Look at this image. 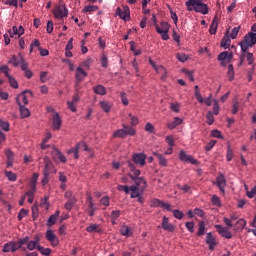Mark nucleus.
I'll use <instances>...</instances> for the list:
<instances>
[{
	"label": "nucleus",
	"mask_w": 256,
	"mask_h": 256,
	"mask_svg": "<svg viewBox=\"0 0 256 256\" xmlns=\"http://www.w3.org/2000/svg\"><path fill=\"white\" fill-rule=\"evenodd\" d=\"M128 177L132 179L136 186H138L141 191H145L147 189V181H145V178L143 177H133V174L128 173Z\"/></svg>",
	"instance_id": "obj_7"
},
{
	"label": "nucleus",
	"mask_w": 256,
	"mask_h": 256,
	"mask_svg": "<svg viewBox=\"0 0 256 256\" xmlns=\"http://www.w3.org/2000/svg\"><path fill=\"white\" fill-rule=\"evenodd\" d=\"M212 204L215 207H221V198H219V196H217V195H213L212 196Z\"/></svg>",
	"instance_id": "obj_50"
},
{
	"label": "nucleus",
	"mask_w": 256,
	"mask_h": 256,
	"mask_svg": "<svg viewBox=\"0 0 256 256\" xmlns=\"http://www.w3.org/2000/svg\"><path fill=\"white\" fill-rule=\"evenodd\" d=\"M8 81L10 87H13V89H19V83H17V80L13 78V76H9Z\"/></svg>",
	"instance_id": "obj_44"
},
{
	"label": "nucleus",
	"mask_w": 256,
	"mask_h": 256,
	"mask_svg": "<svg viewBox=\"0 0 256 256\" xmlns=\"http://www.w3.org/2000/svg\"><path fill=\"white\" fill-rule=\"evenodd\" d=\"M84 149V151H87L88 147L85 142H79L75 147L71 148L67 151L68 155H71L73 153L74 159H79V149Z\"/></svg>",
	"instance_id": "obj_6"
},
{
	"label": "nucleus",
	"mask_w": 256,
	"mask_h": 256,
	"mask_svg": "<svg viewBox=\"0 0 256 256\" xmlns=\"http://www.w3.org/2000/svg\"><path fill=\"white\" fill-rule=\"evenodd\" d=\"M221 47L223 49H229V47H231V38L229 35L225 34V36L221 40Z\"/></svg>",
	"instance_id": "obj_27"
},
{
	"label": "nucleus",
	"mask_w": 256,
	"mask_h": 256,
	"mask_svg": "<svg viewBox=\"0 0 256 256\" xmlns=\"http://www.w3.org/2000/svg\"><path fill=\"white\" fill-rule=\"evenodd\" d=\"M95 11H99L98 6H85L83 10L84 13H93Z\"/></svg>",
	"instance_id": "obj_49"
},
{
	"label": "nucleus",
	"mask_w": 256,
	"mask_h": 256,
	"mask_svg": "<svg viewBox=\"0 0 256 256\" xmlns=\"http://www.w3.org/2000/svg\"><path fill=\"white\" fill-rule=\"evenodd\" d=\"M0 71L1 73H4L5 77H7L8 79L9 77H11V75L9 74V66L7 65L0 66Z\"/></svg>",
	"instance_id": "obj_55"
},
{
	"label": "nucleus",
	"mask_w": 256,
	"mask_h": 256,
	"mask_svg": "<svg viewBox=\"0 0 256 256\" xmlns=\"http://www.w3.org/2000/svg\"><path fill=\"white\" fill-rule=\"evenodd\" d=\"M87 77V72H85V70H83V68L78 67L76 69V79L77 81H83V78Z\"/></svg>",
	"instance_id": "obj_28"
},
{
	"label": "nucleus",
	"mask_w": 256,
	"mask_h": 256,
	"mask_svg": "<svg viewBox=\"0 0 256 256\" xmlns=\"http://www.w3.org/2000/svg\"><path fill=\"white\" fill-rule=\"evenodd\" d=\"M157 72L156 73H160L161 75V80L165 81V79H167V69H165V67H163L162 65L159 66V68H156Z\"/></svg>",
	"instance_id": "obj_37"
},
{
	"label": "nucleus",
	"mask_w": 256,
	"mask_h": 256,
	"mask_svg": "<svg viewBox=\"0 0 256 256\" xmlns=\"http://www.w3.org/2000/svg\"><path fill=\"white\" fill-rule=\"evenodd\" d=\"M159 28H160V32L162 33L169 31V23L161 22Z\"/></svg>",
	"instance_id": "obj_57"
},
{
	"label": "nucleus",
	"mask_w": 256,
	"mask_h": 256,
	"mask_svg": "<svg viewBox=\"0 0 256 256\" xmlns=\"http://www.w3.org/2000/svg\"><path fill=\"white\" fill-rule=\"evenodd\" d=\"M246 61L248 62V65H255L254 61H255V57H253V53L251 52H247L246 53Z\"/></svg>",
	"instance_id": "obj_46"
},
{
	"label": "nucleus",
	"mask_w": 256,
	"mask_h": 256,
	"mask_svg": "<svg viewBox=\"0 0 256 256\" xmlns=\"http://www.w3.org/2000/svg\"><path fill=\"white\" fill-rule=\"evenodd\" d=\"M120 233L124 237H131V228L127 225H124L120 228Z\"/></svg>",
	"instance_id": "obj_36"
},
{
	"label": "nucleus",
	"mask_w": 256,
	"mask_h": 256,
	"mask_svg": "<svg viewBox=\"0 0 256 256\" xmlns=\"http://www.w3.org/2000/svg\"><path fill=\"white\" fill-rule=\"evenodd\" d=\"M215 229H217V232L221 237H225V239H232L233 234H231V231L227 230V228L221 226V225H216Z\"/></svg>",
	"instance_id": "obj_16"
},
{
	"label": "nucleus",
	"mask_w": 256,
	"mask_h": 256,
	"mask_svg": "<svg viewBox=\"0 0 256 256\" xmlns=\"http://www.w3.org/2000/svg\"><path fill=\"white\" fill-rule=\"evenodd\" d=\"M155 29L156 32L159 33V35H161L163 41H169V31L161 32V28L157 24L155 25Z\"/></svg>",
	"instance_id": "obj_34"
},
{
	"label": "nucleus",
	"mask_w": 256,
	"mask_h": 256,
	"mask_svg": "<svg viewBox=\"0 0 256 256\" xmlns=\"http://www.w3.org/2000/svg\"><path fill=\"white\" fill-rule=\"evenodd\" d=\"M37 247H39V245L36 244L33 240L28 241L27 249H28L29 251H35V249H37Z\"/></svg>",
	"instance_id": "obj_53"
},
{
	"label": "nucleus",
	"mask_w": 256,
	"mask_h": 256,
	"mask_svg": "<svg viewBox=\"0 0 256 256\" xmlns=\"http://www.w3.org/2000/svg\"><path fill=\"white\" fill-rule=\"evenodd\" d=\"M161 227L162 229H164V231H168L169 233H173V231H175V226L169 223V218H167L166 216H164L162 219Z\"/></svg>",
	"instance_id": "obj_18"
},
{
	"label": "nucleus",
	"mask_w": 256,
	"mask_h": 256,
	"mask_svg": "<svg viewBox=\"0 0 256 256\" xmlns=\"http://www.w3.org/2000/svg\"><path fill=\"white\" fill-rule=\"evenodd\" d=\"M145 131L147 133H154L155 131V126H153V124H151L150 122L146 123L145 125Z\"/></svg>",
	"instance_id": "obj_60"
},
{
	"label": "nucleus",
	"mask_w": 256,
	"mask_h": 256,
	"mask_svg": "<svg viewBox=\"0 0 256 256\" xmlns=\"http://www.w3.org/2000/svg\"><path fill=\"white\" fill-rule=\"evenodd\" d=\"M81 101V97L79 96V82L76 83V93L72 98V102H74L76 105Z\"/></svg>",
	"instance_id": "obj_40"
},
{
	"label": "nucleus",
	"mask_w": 256,
	"mask_h": 256,
	"mask_svg": "<svg viewBox=\"0 0 256 256\" xmlns=\"http://www.w3.org/2000/svg\"><path fill=\"white\" fill-rule=\"evenodd\" d=\"M208 125L215 123V117H213V112L209 111L206 115Z\"/></svg>",
	"instance_id": "obj_54"
},
{
	"label": "nucleus",
	"mask_w": 256,
	"mask_h": 256,
	"mask_svg": "<svg viewBox=\"0 0 256 256\" xmlns=\"http://www.w3.org/2000/svg\"><path fill=\"white\" fill-rule=\"evenodd\" d=\"M20 67L22 69V71H27L29 69V64H27V62H25V58H23V55H20Z\"/></svg>",
	"instance_id": "obj_42"
},
{
	"label": "nucleus",
	"mask_w": 256,
	"mask_h": 256,
	"mask_svg": "<svg viewBox=\"0 0 256 256\" xmlns=\"http://www.w3.org/2000/svg\"><path fill=\"white\" fill-rule=\"evenodd\" d=\"M128 168L131 171V173H133V177H139V175H141V170H138L135 168V165H133V163H131V161H128Z\"/></svg>",
	"instance_id": "obj_32"
},
{
	"label": "nucleus",
	"mask_w": 256,
	"mask_h": 256,
	"mask_svg": "<svg viewBox=\"0 0 256 256\" xmlns=\"http://www.w3.org/2000/svg\"><path fill=\"white\" fill-rule=\"evenodd\" d=\"M116 15L127 22L131 19V10H129V6H123L122 9L118 7L116 9Z\"/></svg>",
	"instance_id": "obj_5"
},
{
	"label": "nucleus",
	"mask_w": 256,
	"mask_h": 256,
	"mask_svg": "<svg viewBox=\"0 0 256 256\" xmlns=\"http://www.w3.org/2000/svg\"><path fill=\"white\" fill-rule=\"evenodd\" d=\"M45 237L49 243H51L52 247H57L59 245V238H57V235H55L53 230H47Z\"/></svg>",
	"instance_id": "obj_10"
},
{
	"label": "nucleus",
	"mask_w": 256,
	"mask_h": 256,
	"mask_svg": "<svg viewBox=\"0 0 256 256\" xmlns=\"http://www.w3.org/2000/svg\"><path fill=\"white\" fill-rule=\"evenodd\" d=\"M39 179V173H34L30 180V189L33 191H37V181Z\"/></svg>",
	"instance_id": "obj_24"
},
{
	"label": "nucleus",
	"mask_w": 256,
	"mask_h": 256,
	"mask_svg": "<svg viewBox=\"0 0 256 256\" xmlns=\"http://www.w3.org/2000/svg\"><path fill=\"white\" fill-rule=\"evenodd\" d=\"M37 190H30L25 193V195L28 197V203H33V199L35 198V193Z\"/></svg>",
	"instance_id": "obj_48"
},
{
	"label": "nucleus",
	"mask_w": 256,
	"mask_h": 256,
	"mask_svg": "<svg viewBox=\"0 0 256 256\" xmlns=\"http://www.w3.org/2000/svg\"><path fill=\"white\" fill-rule=\"evenodd\" d=\"M8 33L10 37H13L14 35H18V37H21V35L25 34V29L23 28V26H19V28L17 26H13L12 31L9 30Z\"/></svg>",
	"instance_id": "obj_20"
},
{
	"label": "nucleus",
	"mask_w": 256,
	"mask_h": 256,
	"mask_svg": "<svg viewBox=\"0 0 256 256\" xmlns=\"http://www.w3.org/2000/svg\"><path fill=\"white\" fill-rule=\"evenodd\" d=\"M172 213H173V216L175 217V219L181 220L184 217L183 212H181L180 210H173Z\"/></svg>",
	"instance_id": "obj_61"
},
{
	"label": "nucleus",
	"mask_w": 256,
	"mask_h": 256,
	"mask_svg": "<svg viewBox=\"0 0 256 256\" xmlns=\"http://www.w3.org/2000/svg\"><path fill=\"white\" fill-rule=\"evenodd\" d=\"M228 79L229 81H233L235 79V70L233 68V64L228 66Z\"/></svg>",
	"instance_id": "obj_41"
},
{
	"label": "nucleus",
	"mask_w": 256,
	"mask_h": 256,
	"mask_svg": "<svg viewBox=\"0 0 256 256\" xmlns=\"http://www.w3.org/2000/svg\"><path fill=\"white\" fill-rule=\"evenodd\" d=\"M256 196V186H254L250 191H247V197L253 199Z\"/></svg>",
	"instance_id": "obj_63"
},
{
	"label": "nucleus",
	"mask_w": 256,
	"mask_h": 256,
	"mask_svg": "<svg viewBox=\"0 0 256 256\" xmlns=\"http://www.w3.org/2000/svg\"><path fill=\"white\" fill-rule=\"evenodd\" d=\"M145 159H147V156L143 153L134 154L132 157V161H134L136 165H140V167L145 165Z\"/></svg>",
	"instance_id": "obj_17"
},
{
	"label": "nucleus",
	"mask_w": 256,
	"mask_h": 256,
	"mask_svg": "<svg viewBox=\"0 0 256 256\" xmlns=\"http://www.w3.org/2000/svg\"><path fill=\"white\" fill-rule=\"evenodd\" d=\"M15 154L10 149L6 150V157H7V167H13V161Z\"/></svg>",
	"instance_id": "obj_26"
},
{
	"label": "nucleus",
	"mask_w": 256,
	"mask_h": 256,
	"mask_svg": "<svg viewBox=\"0 0 256 256\" xmlns=\"http://www.w3.org/2000/svg\"><path fill=\"white\" fill-rule=\"evenodd\" d=\"M199 230L197 232L198 237H203L205 235V222L200 221L198 223Z\"/></svg>",
	"instance_id": "obj_39"
},
{
	"label": "nucleus",
	"mask_w": 256,
	"mask_h": 256,
	"mask_svg": "<svg viewBox=\"0 0 256 256\" xmlns=\"http://www.w3.org/2000/svg\"><path fill=\"white\" fill-rule=\"evenodd\" d=\"M186 7L188 11H195L202 15H207V13H209V7L207 4L203 3V0H188L186 1Z\"/></svg>",
	"instance_id": "obj_1"
},
{
	"label": "nucleus",
	"mask_w": 256,
	"mask_h": 256,
	"mask_svg": "<svg viewBox=\"0 0 256 256\" xmlns=\"http://www.w3.org/2000/svg\"><path fill=\"white\" fill-rule=\"evenodd\" d=\"M18 106H19V109H20V117L22 119H26V117L31 116V111H29V108L25 107V105H23V104H20Z\"/></svg>",
	"instance_id": "obj_22"
},
{
	"label": "nucleus",
	"mask_w": 256,
	"mask_h": 256,
	"mask_svg": "<svg viewBox=\"0 0 256 256\" xmlns=\"http://www.w3.org/2000/svg\"><path fill=\"white\" fill-rule=\"evenodd\" d=\"M61 116L59 115V113H55L52 117V127L53 129H55L56 131H59V129H61Z\"/></svg>",
	"instance_id": "obj_19"
},
{
	"label": "nucleus",
	"mask_w": 256,
	"mask_h": 256,
	"mask_svg": "<svg viewBox=\"0 0 256 256\" xmlns=\"http://www.w3.org/2000/svg\"><path fill=\"white\" fill-rule=\"evenodd\" d=\"M180 161H184L185 163H191V165H197V160L193 158V156L185 153V151L181 150L179 153Z\"/></svg>",
	"instance_id": "obj_13"
},
{
	"label": "nucleus",
	"mask_w": 256,
	"mask_h": 256,
	"mask_svg": "<svg viewBox=\"0 0 256 256\" xmlns=\"http://www.w3.org/2000/svg\"><path fill=\"white\" fill-rule=\"evenodd\" d=\"M45 237L49 243H51L52 247H57L59 245V238H57V235H55L53 230H47Z\"/></svg>",
	"instance_id": "obj_11"
},
{
	"label": "nucleus",
	"mask_w": 256,
	"mask_h": 256,
	"mask_svg": "<svg viewBox=\"0 0 256 256\" xmlns=\"http://www.w3.org/2000/svg\"><path fill=\"white\" fill-rule=\"evenodd\" d=\"M57 217L54 216V215H51L49 218H48V222H47V225L48 227H53V225H55V223H57Z\"/></svg>",
	"instance_id": "obj_56"
},
{
	"label": "nucleus",
	"mask_w": 256,
	"mask_h": 256,
	"mask_svg": "<svg viewBox=\"0 0 256 256\" xmlns=\"http://www.w3.org/2000/svg\"><path fill=\"white\" fill-rule=\"evenodd\" d=\"M100 107L105 113H109V111H111V103L107 101H101Z\"/></svg>",
	"instance_id": "obj_38"
},
{
	"label": "nucleus",
	"mask_w": 256,
	"mask_h": 256,
	"mask_svg": "<svg viewBox=\"0 0 256 256\" xmlns=\"http://www.w3.org/2000/svg\"><path fill=\"white\" fill-rule=\"evenodd\" d=\"M93 91H94V93H96V95H106L107 94V89L101 84L95 86L93 88Z\"/></svg>",
	"instance_id": "obj_30"
},
{
	"label": "nucleus",
	"mask_w": 256,
	"mask_h": 256,
	"mask_svg": "<svg viewBox=\"0 0 256 256\" xmlns=\"http://www.w3.org/2000/svg\"><path fill=\"white\" fill-rule=\"evenodd\" d=\"M44 171L43 173H57V169H55V166H53V162L49 158V156L44 157Z\"/></svg>",
	"instance_id": "obj_8"
},
{
	"label": "nucleus",
	"mask_w": 256,
	"mask_h": 256,
	"mask_svg": "<svg viewBox=\"0 0 256 256\" xmlns=\"http://www.w3.org/2000/svg\"><path fill=\"white\" fill-rule=\"evenodd\" d=\"M216 185L221 193L225 194V187H227V180L225 179V175L220 174L216 178Z\"/></svg>",
	"instance_id": "obj_14"
},
{
	"label": "nucleus",
	"mask_w": 256,
	"mask_h": 256,
	"mask_svg": "<svg viewBox=\"0 0 256 256\" xmlns=\"http://www.w3.org/2000/svg\"><path fill=\"white\" fill-rule=\"evenodd\" d=\"M156 203H157V205H159V207L166 209V211H171V204L165 203L161 200H156Z\"/></svg>",
	"instance_id": "obj_43"
},
{
	"label": "nucleus",
	"mask_w": 256,
	"mask_h": 256,
	"mask_svg": "<svg viewBox=\"0 0 256 256\" xmlns=\"http://www.w3.org/2000/svg\"><path fill=\"white\" fill-rule=\"evenodd\" d=\"M178 61H180L181 63H185V61H187L188 57L185 55V53H178L176 55Z\"/></svg>",
	"instance_id": "obj_62"
},
{
	"label": "nucleus",
	"mask_w": 256,
	"mask_h": 256,
	"mask_svg": "<svg viewBox=\"0 0 256 256\" xmlns=\"http://www.w3.org/2000/svg\"><path fill=\"white\" fill-rule=\"evenodd\" d=\"M0 127L3 129V131H9V122L0 120Z\"/></svg>",
	"instance_id": "obj_64"
},
{
	"label": "nucleus",
	"mask_w": 256,
	"mask_h": 256,
	"mask_svg": "<svg viewBox=\"0 0 256 256\" xmlns=\"http://www.w3.org/2000/svg\"><path fill=\"white\" fill-rule=\"evenodd\" d=\"M76 203H77V198L76 197H71L65 203L64 208L66 209V211H71V209H73V207H75Z\"/></svg>",
	"instance_id": "obj_23"
},
{
	"label": "nucleus",
	"mask_w": 256,
	"mask_h": 256,
	"mask_svg": "<svg viewBox=\"0 0 256 256\" xmlns=\"http://www.w3.org/2000/svg\"><path fill=\"white\" fill-rule=\"evenodd\" d=\"M67 8L65 6H56L53 10V15L56 19H63V17H67Z\"/></svg>",
	"instance_id": "obj_9"
},
{
	"label": "nucleus",
	"mask_w": 256,
	"mask_h": 256,
	"mask_svg": "<svg viewBox=\"0 0 256 256\" xmlns=\"http://www.w3.org/2000/svg\"><path fill=\"white\" fill-rule=\"evenodd\" d=\"M50 175L51 174H49L47 172H43V178H42V181H41L43 187H45V185H47V183H49V176Z\"/></svg>",
	"instance_id": "obj_58"
},
{
	"label": "nucleus",
	"mask_w": 256,
	"mask_h": 256,
	"mask_svg": "<svg viewBox=\"0 0 256 256\" xmlns=\"http://www.w3.org/2000/svg\"><path fill=\"white\" fill-rule=\"evenodd\" d=\"M217 27H219V22L217 21V16H215L210 25L209 33L215 35V33H217Z\"/></svg>",
	"instance_id": "obj_29"
},
{
	"label": "nucleus",
	"mask_w": 256,
	"mask_h": 256,
	"mask_svg": "<svg viewBox=\"0 0 256 256\" xmlns=\"http://www.w3.org/2000/svg\"><path fill=\"white\" fill-rule=\"evenodd\" d=\"M181 123H183V119H181L180 117H175L174 121L167 124V127L168 129H175L176 127H178V125H181Z\"/></svg>",
	"instance_id": "obj_25"
},
{
	"label": "nucleus",
	"mask_w": 256,
	"mask_h": 256,
	"mask_svg": "<svg viewBox=\"0 0 256 256\" xmlns=\"http://www.w3.org/2000/svg\"><path fill=\"white\" fill-rule=\"evenodd\" d=\"M231 59H233V52L224 51L218 55V61H222L221 65H223V67L226 65L225 61L231 63Z\"/></svg>",
	"instance_id": "obj_12"
},
{
	"label": "nucleus",
	"mask_w": 256,
	"mask_h": 256,
	"mask_svg": "<svg viewBox=\"0 0 256 256\" xmlns=\"http://www.w3.org/2000/svg\"><path fill=\"white\" fill-rule=\"evenodd\" d=\"M206 244L209 246L210 251H215V247H217V240H215V236L211 232L206 235Z\"/></svg>",
	"instance_id": "obj_15"
},
{
	"label": "nucleus",
	"mask_w": 256,
	"mask_h": 256,
	"mask_svg": "<svg viewBox=\"0 0 256 256\" xmlns=\"http://www.w3.org/2000/svg\"><path fill=\"white\" fill-rule=\"evenodd\" d=\"M89 217H94L95 216V211H97V207L95 206V202H90L88 204V209L86 210Z\"/></svg>",
	"instance_id": "obj_33"
},
{
	"label": "nucleus",
	"mask_w": 256,
	"mask_h": 256,
	"mask_svg": "<svg viewBox=\"0 0 256 256\" xmlns=\"http://www.w3.org/2000/svg\"><path fill=\"white\" fill-rule=\"evenodd\" d=\"M245 225H247V221H245V219L241 218L236 222L235 227L237 229H245Z\"/></svg>",
	"instance_id": "obj_45"
},
{
	"label": "nucleus",
	"mask_w": 256,
	"mask_h": 256,
	"mask_svg": "<svg viewBox=\"0 0 256 256\" xmlns=\"http://www.w3.org/2000/svg\"><path fill=\"white\" fill-rule=\"evenodd\" d=\"M29 97H33V92L30 90H24L16 97L17 105H29Z\"/></svg>",
	"instance_id": "obj_4"
},
{
	"label": "nucleus",
	"mask_w": 256,
	"mask_h": 256,
	"mask_svg": "<svg viewBox=\"0 0 256 256\" xmlns=\"http://www.w3.org/2000/svg\"><path fill=\"white\" fill-rule=\"evenodd\" d=\"M5 176L8 178L9 181H17V174L11 171H5Z\"/></svg>",
	"instance_id": "obj_47"
},
{
	"label": "nucleus",
	"mask_w": 256,
	"mask_h": 256,
	"mask_svg": "<svg viewBox=\"0 0 256 256\" xmlns=\"http://www.w3.org/2000/svg\"><path fill=\"white\" fill-rule=\"evenodd\" d=\"M37 250L39 251V253H41V255H44V256H49L52 253L51 248H45L41 245L37 246Z\"/></svg>",
	"instance_id": "obj_35"
},
{
	"label": "nucleus",
	"mask_w": 256,
	"mask_h": 256,
	"mask_svg": "<svg viewBox=\"0 0 256 256\" xmlns=\"http://www.w3.org/2000/svg\"><path fill=\"white\" fill-rule=\"evenodd\" d=\"M87 233H103V229L99 226V224H90L86 227Z\"/></svg>",
	"instance_id": "obj_21"
},
{
	"label": "nucleus",
	"mask_w": 256,
	"mask_h": 256,
	"mask_svg": "<svg viewBox=\"0 0 256 256\" xmlns=\"http://www.w3.org/2000/svg\"><path fill=\"white\" fill-rule=\"evenodd\" d=\"M11 65H13L14 67H19L20 64V60H18L16 55H13L12 58L9 60V62Z\"/></svg>",
	"instance_id": "obj_52"
},
{
	"label": "nucleus",
	"mask_w": 256,
	"mask_h": 256,
	"mask_svg": "<svg viewBox=\"0 0 256 256\" xmlns=\"http://www.w3.org/2000/svg\"><path fill=\"white\" fill-rule=\"evenodd\" d=\"M239 45L241 47L242 53H247L249 51L250 47H253L256 45V33L249 32L247 33L243 40L239 42Z\"/></svg>",
	"instance_id": "obj_2"
},
{
	"label": "nucleus",
	"mask_w": 256,
	"mask_h": 256,
	"mask_svg": "<svg viewBox=\"0 0 256 256\" xmlns=\"http://www.w3.org/2000/svg\"><path fill=\"white\" fill-rule=\"evenodd\" d=\"M155 157L158 159V163L161 167H167V159L162 154L154 152Z\"/></svg>",
	"instance_id": "obj_31"
},
{
	"label": "nucleus",
	"mask_w": 256,
	"mask_h": 256,
	"mask_svg": "<svg viewBox=\"0 0 256 256\" xmlns=\"http://www.w3.org/2000/svg\"><path fill=\"white\" fill-rule=\"evenodd\" d=\"M182 72L188 77L189 81H195V78L193 77V71L183 69Z\"/></svg>",
	"instance_id": "obj_59"
},
{
	"label": "nucleus",
	"mask_w": 256,
	"mask_h": 256,
	"mask_svg": "<svg viewBox=\"0 0 256 256\" xmlns=\"http://www.w3.org/2000/svg\"><path fill=\"white\" fill-rule=\"evenodd\" d=\"M122 127V129L114 131L113 137L118 139H126L128 136L133 137L137 133V130H135V128L132 126L122 124Z\"/></svg>",
	"instance_id": "obj_3"
},
{
	"label": "nucleus",
	"mask_w": 256,
	"mask_h": 256,
	"mask_svg": "<svg viewBox=\"0 0 256 256\" xmlns=\"http://www.w3.org/2000/svg\"><path fill=\"white\" fill-rule=\"evenodd\" d=\"M241 29V26L234 27L231 31L230 37L231 39H237V35H239V30Z\"/></svg>",
	"instance_id": "obj_51"
}]
</instances>
